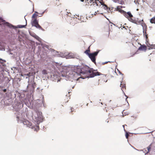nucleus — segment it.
<instances>
[{"instance_id": "nucleus-28", "label": "nucleus", "mask_w": 155, "mask_h": 155, "mask_svg": "<svg viewBox=\"0 0 155 155\" xmlns=\"http://www.w3.org/2000/svg\"><path fill=\"white\" fill-rule=\"evenodd\" d=\"M44 12H43L42 14V15L43 14H44Z\"/></svg>"}, {"instance_id": "nucleus-19", "label": "nucleus", "mask_w": 155, "mask_h": 155, "mask_svg": "<svg viewBox=\"0 0 155 155\" xmlns=\"http://www.w3.org/2000/svg\"><path fill=\"white\" fill-rule=\"evenodd\" d=\"M127 139H128L129 136V134L127 133H126L125 135Z\"/></svg>"}, {"instance_id": "nucleus-1", "label": "nucleus", "mask_w": 155, "mask_h": 155, "mask_svg": "<svg viewBox=\"0 0 155 155\" xmlns=\"http://www.w3.org/2000/svg\"><path fill=\"white\" fill-rule=\"evenodd\" d=\"M101 75L100 79L105 82L107 81L106 75L101 74L96 70H94L86 65L76 66L71 68V71H69L68 79L71 78L78 81L80 78H93L95 76Z\"/></svg>"}, {"instance_id": "nucleus-10", "label": "nucleus", "mask_w": 155, "mask_h": 155, "mask_svg": "<svg viewBox=\"0 0 155 155\" xmlns=\"http://www.w3.org/2000/svg\"><path fill=\"white\" fill-rule=\"evenodd\" d=\"M38 16L37 13H34L32 16V18L34 19H36L37 17Z\"/></svg>"}, {"instance_id": "nucleus-20", "label": "nucleus", "mask_w": 155, "mask_h": 155, "mask_svg": "<svg viewBox=\"0 0 155 155\" xmlns=\"http://www.w3.org/2000/svg\"><path fill=\"white\" fill-rule=\"evenodd\" d=\"M147 150H148V152H149L150 151V150L151 149V148L150 146H149L147 148Z\"/></svg>"}, {"instance_id": "nucleus-2", "label": "nucleus", "mask_w": 155, "mask_h": 155, "mask_svg": "<svg viewBox=\"0 0 155 155\" xmlns=\"http://www.w3.org/2000/svg\"><path fill=\"white\" fill-rule=\"evenodd\" d=\"M124 15L126 18H128L130 21L137 25L141 24L143 21V20H138V19H134L132 18L133 16L130 12L124 13Z\"/></svg>"}, {"instance_id": "nucleus-6", "label": "nucleus", "mask_w": 155, "mask_h": 155, "mask_svg": "<svg viewBox=\"0 0 155 155\" xmlns=\"http://www.w3.org/2000/svg\"><path fill=\"white\" fill-rule=\"evenodd\" d=\"M120 87H121L122 91L124 92V91L126 89V83L122 81L121 82Z\"/></svg>"}, {"instance_id": "nucleus-26", "label": "nucleus", "mask_w": 155, "mask_h": 155, "mask_svg": "<svg viewBox=\"0 0 155 155\" xmlns=\"http://www.w3.org/2000/svg\"><path fill=\"white\" fill-rule=\"evenodd\" d=\"M3 20V19H2L1 18L0 19V23H1V20Z\"/></svg>"}, {"instance_id": "nucleus-21", "label": "nucleus", "mask_w": 155, "mask_h": 155, "mask_svg": "<svg viewBox=\"0 0 155 155\" xmlns=\"http://www.w3.org/2000/svg\"><path fill=\"white\" fill-rule=\"evenodd\" d=\"M123 28H125L126 30H127V29L128 28V27L127 26V28H126L125 26H123Z\"/></svg>"}, {"instance_id": "nucleus-27", "label": "nucleus", "mask_w": 155, "mask_h": 155, "mask_svg": "<svg viewBox=\"0 0 155 155\" xmlns=\"http://www.w3.org/2000/svg\"><path fill=\"white\" fill-rule=\"evenodd\" d=\"M81 1L82 2H83L84 1V0H81Z\"/></svg>"}, {"instance_id": "nucleus-23", "label": "nucleus", "mask_w": 155, "mask_h": 155, "mask_svg": "<svg viewBox=\"0 0 155 155\" xmlns=\"http://www.w3.org/2000/svg\"><path fill=\"white\" fill-rule=\"evenodd\" d=\"M6 89H4L3 90V91L4 92H5L6 91Z\"/></svg>"}, {"instance_id": "nucleus-11", "label": "nucleus", "mask_w": 155, "mask_h": 155, "mask_svg": "<svg viewBox=\"0 0 155 155\" xmlns=\"http://www.w3.org/2000/svg\"><path fill=\"white\" fill-rule=\"evenodd\" d=\"M150 22L152 23L155 24V16L151 19L150 20Z\"/></svg>"}, {"instance_id": "nucleus-12", "label": "nucleus", "mask_w": 155, "mask_h": 155, "mask_svg": "<svg viewBox=\"0 0 155 155\" xmlns=\"http://www.w3.org/2000/svg\"><path fill=\"white\" fill-rule=\"evenodd\" d=\"M147 29H144L143 30V35L145 36L146 38H147Z\"/></svg>"}, {"instance_id": "nucleus-15", "label": "nucleus", "mask_w": 155, "mask_h": 155, "mask_svg": "<svg viewBox=\"0 0 155 155\" xmlns=\"http://www.w3.org/2000/svg\"><path fill=\"white\" fill-rule=\"evenodd\" d=\"M42 73L44 74H47V71L45 70H43L42 71Z\"/></svg>"}, {"instance_id": "nucleus-9", "label": "nucleus", "mask_w": 155, "mask_h": 155, "mask_svg": "<svg viewBox=\"0 0 155 155\" xmlns=\"http://www.w3.org/2000/svg\"><path fill=\"white\" fill-rule=\"evenodd\" d=\"M75 56L74 54L73 53H68V58H74Z\"/></svg>"}, {"instance_id": "nucleus-24", "label": "nucleus", "mask_w": 155, "mask_h": 155, "mask_svg": "<svg viewBox=\"0 0 155 155\" xmlns=\"http://www.w3.org/2000/svg\"><path fill=\"white\" fill-rule=\"evenodd\" d=\"M59 1H58L57 0H56L55 3H56V5H57V2H58Z\"/></svg>"}, {"instance_id": "nucleus-17", "label": "nucleus", "mask_w": 155, "mask_h": 155, "mask_svg": "<svg viewBox=\"0 0 155 155\" xmlns=\"http://www.w3.org/2000/svg\"><path fill=\"white\" fill-rule=\"evenodd\" d=\"M121 8V6H117V11H119L120 9Z\"/></svg>"}, {"instance_id": "nucleus-30", "label": "nucleus", "mask_w": 155, "mask_h": 155, "mask_svg": "<svg viewBox=\"0 0 155 155\" xmlns=\"http://www.w3.org/2000/svg\"><path fill=\"white\" fill-rule=\"evenodd\" d=\"M60 5V4H59H59H57V5Z\"/></svg>"}, {"instance_id": "nucleus-5", "label": "nucleus", "mask_w": 155, "mask_h": 155, "mask_svg": "<svg viewBox=\"0 0 155 155\" xmlns=\"http://www.w3.org/2000/svg\"><path fill=\"white\" fill-rule=\"evenodd\" d=\"M31 24L32 26H34L38 28L41 29L43 31L45 30L38 24V21L37 19H34L31 22Z\"/></svg>"}, {"instance_id": "nucleus-13", "label": "nucleus", "mask_w": 155, "mask_h": 155, "mask_svg": "<svg viewBox=\"0 0 155 155\" xmlns=\"http://www.w3.org/2000/svg\"><path fill=\"white\" fill-rule=\"evenodd\" d=\"M90 52V47H89L88 48V49L86 51H85L84 53L87 54L88 56H89V54H90V53H89Z\"/></svg>"}, {"instance_id": "nucleus-29", "label": "nucleus", "mask_w": 155, "mask_h": 155, "mask_svg": "<svg viewBox=\"0 0 155 155\" xmlns=\"http://www.w3.org/2000/svg\"><path fill=\"white\" fill-rule=\"evenodd\" d=\"M95 14H97V12H95Z\"/></svg>"}, {"instance_id": "nucleus-4", "label": "nucleus", "mask_w": 155, "mask_h": 155, "mask_svg": "<svg viewBox=\"0 0 155 155\" xmlns=\"http://www.w3.org/2000/svg\"><path fill=\"white\" fill-rule=\"evenodd\" d=\"M99 52V51L89 54V57L91 59V61L95 63H96L95 57L97 55Z\"/></svg>"}, {"instance_id": "nucleus-14", "label": "nucleus", "mask_w": 155, "mask_h": 155, "mask_svg": "<svg viewBox=\"0 0 155 155\" xmlns=\"http://www.w3.org/2000/svg\"><path fill=\"white\" fill-rule=\"evenodd\" d=\"M91 2H93V3H95L96 4H97V2L99 1L98 0H90Z\"/></svg>"}, {"instance_id": "nucleus-16", "label": "nucleus", "mask_w": 155, "mask_h": 155, "mask_svg": "<svg viewBox=\"0 0 155 155\" xmlns=\"http://www.w3.org/2000/svg\"><path fill=\"white\" fill-rule=\"evenodd\" d=\"M25 26L26 25H18V27L20 28H25Z\"/></svg>"}, {"instance_id": "nucleus-7", "label": "nucleus", "mask_w": 155, "mask_h": 155, "mask_svg": "<svg viewBox=\"0 0 155 155\" xmlns=\"http://www.w3.org/2000/svg\"><path fill=\"white\" fill-rule=\"evenodd\" d=\"M23 123L24 125H26L27 127H30L31 125V123L27 120H24L23 121Z\"/></svg>"}, {"instance_id": "nucleus-18", "label": "nucleus", "mask_w": 155, "mask_h": 155, "mask_svg": "<svg viewBox=\"0 0 155 155\" xmlns=\"http://www.w3.org/2000/svg\"><path fill=\"white\" fill-rule=\"evenodd\" d=\"M103 6H104V8L105 9H107L108 7H107V6L106 5L104 4H103Z\"/></svg>"}, {"instance_id": "nucleus-25", "label": "nucleus", "mask_w": 155, "mask_h": 155, "mask_svg": "<svg viewBox=\"0 0 155 155\" xmlns=\"http://www.w3.org/2000/svg\"><path fill=\"white\" fill-rule=\"evenodd\" d=\"M101 5H103V4H104V3L103 2H101Z\"/></svg>"}, {"instance_id": "nucleus-31", "label": "nucleus", "mask_w": 155, "mask_h": 155, "mask_svg": "<svg viewBox=\"0 0 155 155\" xmlns=\"http://www.w3.org/2000/svg\"><path fill=\"white\" fill-rule=\"evenodd\" d=\"M68 94H69V92H68Z\"/></svg>"}, {"instance_id": "nucleus-3", "label": "nucleus", "mask_w": 155, "mask_h": 155, "mask_svg": "<svg viewBox=\"0 0 155 155\" xmlns=\"http://www.w3.org/2000/svg\"><path fill=\"white\" fill-rule=\"evenodd\" d=\"M36 85V83L33 81L31 84H28L27 87V92L32 94L35 91V88Z\"/></svg>"}, {"instance_id": "nucleus-8", "label": "nucleus", "mask_w": 155, "mask_h": 155, "mask_svg": "<svg viewBox=\"0 0 155 155\" xmlns=\"http://www.w3.org/2000/svg\"><path fill=\"white\" fill-rule=\"evenodd\" d=\"M138 49L140 50L146 51L147 49V46L145 45H141L139 48Z\"/></svg>"}, {"instance_id": "nucleus-22", "label": "nucleus", "mask_w": 155, "mask_h": 155, "mask_svg": "<svg viewBox=\"0 0 155 155\" xmlns=\"http://www.w3.org/2000/svg\"><path fill=\"white\" fill-rule=\"evenodd\" d=\"M71 112H73V111H74V109L73 108H71Z\"/></svg>"}]
</instances>
